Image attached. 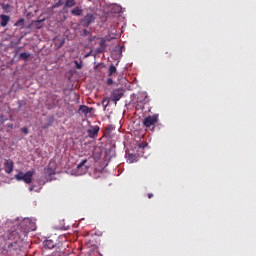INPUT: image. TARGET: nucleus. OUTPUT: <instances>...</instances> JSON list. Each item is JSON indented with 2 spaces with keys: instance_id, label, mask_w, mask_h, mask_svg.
Segmentation results:
<instances>
[{
  "instance_id": "nucleus-20",
  "label": "nucleus",
  "mask_w": 256,
  "mask_h": 256,
  "mask_svg": "<svg viewBox=\"0 0 256 256\" xmlns=\"http://www.w3.org/2000/svg\"><path fill=\"white\" fill-rule=\"evenodd\" d=\"M55 169L53 168H47L44 170V174L46 175V177H51L52 175H55Z\"/></svg>"
},
{
  "instance_id": "nucleus-22",
  "label": "nucleus",
  "mask_w": 256,
  "mask_h": 256,
  "mask_svg": "<svg viewBox=\"0 0 256 256\" xmlns=\"http://www.w3.org/2000/svg\"><path fill=\"white\" fill-rule=\"evenodd\" d=\"M1 7L3 9V11H5V13H9V9H11V5L10 4H1Z\"/></svg>"
},
{
  "instance_id": "nucleus-25",
  "label": "nucleus",
  "mask_w": 256,
  "mask_h": 256,
  "mask_svg": "<svg viewBox=\"0 0 256 256\" xmlns=\"http://www.w3.org/2000/svg\"><path fill=\"white\" fill-rule=\"evenodd\" d=\"M75 65H76V69H81V67H83V64L75 61Z\"/></svg>"
},
{
  "instance_id": "nucleus-8",
  "label": "nucleus",
  "mask_w": 256,
  "mask_h": 256,
  "mask_svg": "<svg viewBox=\"0 0 256 256\" xmlns=\"http://www.w3.org/2000/svg\"><path fill=\"white\" fill-rule=\"evenodd\" d=\"M123 97V89H116L112 92V99L117 103Z\"/></svg>"
},
{
  "instance_id": "nucleus-27",
  "label": "nucleus",
  "mask_w": 256,
  "mask_h": 256,
  "mask_svg": "<svg viewBox=\"0 0 256 256\" xmlns=\"http://www.w3.org/2000/svg\"><path fill=\"white\" fill-rule=\"evenodd\" d=\"M106 83L107 85H113V78H108Z\"/></svg>"
},
{
  "instance_id": "nucleus-5",
  "label": "nucleus",
  "mask_w": 256,
  "mask_h": 256,
  "mask_svg": "<svg viewBox=\"0 0 256 256\" xmlns=\"http://www.w3.org/2000/svg\"><path fill=\"white\" fill-rule=\"evenodd\" d=\"M14 168H15V162H13V160H11V159L4 160L5 173H8V175H10V173H13Z\"/></svg>"
},
{
  "instance_id": "nucleus-23",
  "label": "nucleus",
  "mask_w": 256,
  "mask_h": 256,
  "mask_svg": "<svg viewBox=\"0 0 256 256\" xmlns=\"http://www.w3.org/2000/svg\"><path fill=\"white\" fill-rule=\"evenodd\" d=\"M106 131L108 132V133H111V131H115V126H113V125H108L107 127H106Z\"/></svg>"
},
{
  "instance_id": "nucleus-14",
  "label": "nucleus",
  "mask_w": 256,
  "mask_h": 256,
  "mask_svg": "<svg viewBox=\"0 0 256 256\" xmlns=\"http://www.w3.org/2000/svg\"><path fill=\"white\" fill-rule=\"evenodd\" d=\"M71 14L75 17H81V15H83V9L79 6H76L74 9L71 10Z\"/></svg>"
},
{
  "instance_id": "nucleus-31",
  "label": "nucleus",
  "mask_w": 256,
  "mask_h": 256,
  "mask_svg": "<svg viewBox=\"0 0 256 256\" xmlns=\"http://www.w3.org/2000/svg\"><path fill=\"white\" fill-rule=\"evenodd\" d=\"M29 191H35V186H33V185L30 186V187H29Z\"/></svg>"
},
{
  "instance_id": "nucleus-3",
  "label": "nucleus",
  "mask_w": 256,
  "mask_h": 256,
  "mask_svg": "<svg viewBox=\"0 0 256 256\" xmlns=\"http://www.w3.org/2000/svg\"><path fill=\"white\" fill-rule=\"evenodd\" d=\"M158 122H159V114H154V115L147 116L146 118H144L142 123H143L144 127L149 129L150 127H154Z\"/></svg>"
},
{
  "instance_id": "nucleus-18",
  "label": "nucleus",
  "mask_w": 256,
  "mask_h": 256,
  "mask_svg": "<svg viewBox=\"0 0 256 256\" xmlns=\"http://www.w3.org/2000/svg\"><path fill=\"white\" fill-rule=\"evenodd\" d=\"M31 57V53L29 52H22L19 55V59H22V61H27Z\"/></svg>"
},
{
  "instance_id": "nucleus-28",
  "label": "nucleus",
  "mask_w": 256,
  "mask_h": 256,
  "mask_svg": "<svg viewBox=\"0 0 256 256\" xmlns=\"http://www.w3.org/2000/svg\"><path fill=\"white\" fill-rule=\"evenodd\" d=\"M57 7H61V2H58L52 6V9H57Z\"/></svg>"
},
{
  "instance_id": "nucleus-15",
  "label": "nucleus",
  "mask_w": 256,
  "mask_h": 256,
  "mask_svg": "<svg viewBox=\"0 0 256 256\" xmlns=\"http://www.w3.org/2000/svg\"><path fill=\"white\" fill-rule=\"evenodd\" d=\"M54 249H56V253H60V255L65 253V246H63V242H58Z\"/></svg>"
},
{
  "instance_id": "nucleus-16",
  "label": "nucleus",
  "mask_w": 256,
  "mask_h": 256,
  "mask_svg": "<svg viewBox=\"0 0 256 256\" xmlns=\"http://www.w3.org/2000/svg\"><path fill=\"white\" fill-rule=\"evenodd\" d=\"M113 75H117V67L111 64L108 69V77H113Z\"/></svg>"
},
{
  "instance_id": "nucleus-19",
  "label": "nucleus",
  "mask_w": 256,
  "mask_h": 256,
  "mask_svg": "<svg viewBox=\"0 0 256 256\" xmlns=\"http://www.w3.org/2000/svg\"><path fill=\"white\" fill-rule=\"evenodd\" d=\"M14 27H19L20 29H23L25 27V19L21 18L18 20L15 24Z\"/></svg>"
},
{
  "instance_id": "nucleus-32",
  "label": "nucleus",
  "mask_w": 256,
  "mask_h": 256,
  "mask_svg": "<svg viewBox=\"0 0 256 256\" xmlns=\"http://www.w3.org/2000/svg\"><path fill=\"white\" fill-rule=\"evenodd\" d=\"M153 197V194L149 193L148 194V199H151Z\"/></svg>"
},
{
  "instance_id": "nucleus-17",
  "label": "nucleus",
  "mask_w": 256,
  "mask_h": 256,
  "mask_svg": "<svg viewBox=\"0 0 256 256\" xmlns=\"http://www.w3.org/2000/svg\"><path fill=\"white\" fill-rule=\"evenodd\" d=\"M75 5H77V2H75V0H66L64 7L71 9V7H75Z\"/></svg>"
},
{
  "instance_id": "nucleus-9",
  "label": "nucleus",
  "mask_w": 256,
  "mask_h": 256,
  "mask_svg": "<svg viewBox=\"0 0 256 256\" xmlns=\"http://www.w3.org/2000/svg\"><path fill=\"white\" fill-rule=\"evenodd\" d=\"M107 49V41L104 38H101L99 42V47L96 49V53H105Z\"/></svg>"
},
{
  "instance_id": "nucleus-24",
  "label": "nucleus",
  "mask_w": 256,
  "mask_h": 256,
  "mask_svg": "<svg viewBox=\"0 0 256 256\" xmlns=\"http://www.w3.org/2000/svg\"><path fill=\"white\" fill-rule=\"evenodd\" d=\"M89 34L90 32L87 29L83 30V33H82L83 37H87Z\"/></svg>"
},
{
  "instance_id": "nucleus-11",
  "label": "nucleus",
  "mask_w": 256,
  "mask_h": 256,
  "mask_svg": "<svg viewBox=\"0 0 256 256\" xmlns=\"http://www.w3.org/2000/svg\"><path fill=\"white\" fill-rule=\"evenodd\" d=\"M82 21L86 27H89L91 23L95 22V16L93 14H87Z\"/></svg>"
},
{
  "instance_id": "nucleus-29",
  "label": "nucleus",
  "mask_w": 256,
  "mask_h": 256,
  "mask_svg": "<svg viewBox=\"0 0 256 256\" xmlns=\"http://www.w3.org/2000/svg\"><path fill=\"white\" fill-rule=\"evenodd\" d=\"M139 147H140V149H145V147H147V144H139Z\"/></svg>"
},
{
  "instance_id": "nucleus-30",
  "label": "nucleus",
  "mask_w": 256,
  "mask_h": 256,
  "mask_svg": "<svg viewBox=\"0 0 256 256\" xmlns=\"http://www.w3.org/2000/svg\"><path fill=\"white\" fill-rule=\"evenodd\" d=\"M93 41H95V37H90L89 38V43H93Z\"/></svg>"
},
{
  "instance_id": "nucleus-2",
  "label": "nucleus",
  "mask_w": 256,
  "mask_h": 256,
  "mask_svg": "<svg viewBox=\"0 0 256 256\" xmlns=\"http://www.w3.org/2000/svg\"><path fill=\"white\" fill-rule=\"evenodd\" d=\"M10 237H15L16 240L8 245V251H21V244H19L21 235H19V232L13 231Z\"/></svg>"
},
{
  "instance_id": "nucleus-13",
  "label": "nucleus",
  "mask_w": 256,
  "mask_h": 256,
  "mask_svg": "<svg viewBox=\"0 0 256 256\" xmlns=\"http://www.w3.org/2000/svg\"><path fill=\"white\" fill-rule=\"evenodd\" d=\"M43 243L46 249H55L57 245V242L53 241L52 239H46Z\"/></svg>"
},
{
  "instance_id": "nucleus-1",
  "label": "nucleus",
  "mask_w": 256,
  "mask_h": 256,
  "mask_svg": "<svg viewBox=\"0 0 256 256\" xmlns=\"http://www.w3.org/2000/svg\"><path fill=\"white\" fill-rule=\"evenodd\" d=\"M34 175H35V169L29 170L26 173H24L23 171H19L14 176V179H16V181H23L24 183L29 185L30 183H32Z\"/></svg>"
},
{
  "instance_id": "nucleus-6",
  "label": "nucleus",
  "mask_w": 256,
  "mask_h": 256,
  "mask_svg": "<svg viewBox=\"0 0 256 256\" xmlns=\"http://www.w3.org/2000/svg\"><path fill=\"white\" fill-rule=\"evenodd\" d=\"M30 231H35V229H33V223H31V220H29V218H25L24 219V238L27 237V235H29Z\"/></svg>"
},
{
  "instance_id": "nucleus-21",
  "label": "nucleus",
  "mask_w": 256,
  "mask_h": 256,
  "mask_svg": "<svg viewBox=\"0 0 256 256\" xmlns=\"http://www.w3.org/2000/svg\"><path fill=\"white\" fill-rule=\"evenodd\" d=\"M55 119L53 117H50L48 119V122L43 126V129H49L51 125H53Z\"/></svg>"
},
{
  "instance_id": "nucleus-7",
  "label": "nucleus",
  "mask_w": 256,
  "mask_h": 256,
  "mask_svg": "<svg viewBox=\"0 0 256 256\" xmlns=\"http://www.w3.org/2000/svg\"><path fill=\"white\" fill-rule=\"evenodd\" d=\"M99 126H92L90 129H88V137L91 139H95L99 136Z\"/></svg>"
},
{
  "instance_id": "nucleus-12",
  "label": "nucleus",
  "mask_w": 256,
  "mask_h": 256,
  "mask_svg": "<svg viewBox=\"0 0 256 256\" xmlns=\"http://www.w3.org/2000/svg\"><path fill=\"white\" fill-rule=\"evenodd\" d=\"M79 113H81L82 115H89V113H91L92 111H94L93 108H89V106L86 105H82L79 107Z\"/></svg>"
},
{
  "instance_id": "nucleus-26",
  "label": "nucleus",
  "mask_w": 256,
  "mask_h": 256,
  "mask_svg": "<svg viewBox=\"0 0 256 256\" xmlns=\"http://www.w3.org/2000/svg\"><path fill=\"white\" fill-rule=\"evenodd\" d=\"M22 133H24L25 135H27V133H29V130L27 129V127H23L21 128Z\"/></svg>"
},
{
  "instance_id": "nucleus-4",
  "label": "nucleus",
  "mask_w": 256,
  "mask_h": 256,
  "mask_svg": "<svg viewBox=\"0 0 256 256\" xmlns=\"http://www.w3.org/2000/svg\"><path fill=\"white\" fill-rule=\"evenodd\" d=\"M86 163L87 159H84L77 165V175H85L87 173L89 166Z\"/></svg>"
},
{
  "instance_id": "nucleus-10",
  "label": "nucleus",
  "mask_w": 256,
  "mask_h": 256,
  "mask_svg": "<svg viewBox=\"0 0 256 256\" xmlns=\"http://www.w3.org/2000/svg\"><path fill=\"white\" fill-rule=\"evenodd\" d=\"M10 21H11V17L5 14L0 15V27H7Z\"/></svg>"
}]
</instances>
